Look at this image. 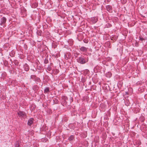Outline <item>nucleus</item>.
Instances as JSON below:
<instances>
[{"instance_id": "7", "label": "nucleus", "mask_w": 147, "mask_h": 147, "mask_svg": "<svg viewBox=\"0 0 147 147\" xmlns=\"http://www.w3.org/2000/svg\"><path fill=\"white\" fill-rule=\"evenodd\" d=\"M34 121V119L32 118H30L28 120V124L29 126L33 124Z\"/></svg>"}, {"instance_id": "12", "label": "nucleus", "mask_w": 147, "mask_h": 147, "mask_svg": "<svg viewBox=\"0 0 147 147\" xmlns=\"http://www.w3.org/2000/svg\"><path fill=\"white\" fill-rule=\"evenodd\" d=\"M34 80L36 82V83L37 84L38 82H39L40 81V78H39L36 77L35 79Z\"/></svg>"}, {"instance_id": "20", "label": "nucleus", "mask_w": 147, "mask_h": 147, "mask_svg": "<svg viewBox=\"0 0 147 147\" xmlns=\"http://www.w3.org/2000/svg\"><path fill=\"white\" fill-rule=\"evenodd\" d=\"M83 41L84 43H87L88 42V39H85L83 40Z\"/></svg>"}, {"instance_id": "14", "label": "nucleus", "mask_w": 147, "mask_h": 147, "mask_svg": "<svg viewBox=\"0 0 147 147\" xmlns=\"http://www.w3.org/2000/svg\"><path fill=\"white\" fill-rule=\"evenodd\" d=\"M140 121L142 122H143L144 120V118L143 116L141 117L140 118Z\"/></svg>"}, {"instance_id": "19", "label": "nucleus", "mask_w": 147, "mask_h": 147, "mask_svg": "<svg viewBox=\"0 0 147 147\" xmlns=\"http://www.w3.org/2000/svg\"><path fill=\"white\" fill-rule=\"evenodd\" d=\"M89 72V71L88 70L86 69L84 71V73L85 74H87Z\"/></svg>"}, {"instance_id": "1", "label": "nucleus", "mask_w": 147, "mask_h": 147, "mask_svg": "<svg viewBox=\"0 0 147 147\" xmlns=\"http://www.w3.org/2000/svg\"><path fill=\"white\" fill-rule=\"evenodd\" d=\"M88 60L89 58L88 57H85L82 55L78 58L77 59V61L78 63L82 64L86 63L88 61Z\"/></svg>"}, {"instance_id": "3", "label": "nucleus", "mask_w": 147, "mask_h": 147, "mask_svg": "<svg viewBox=\"0 0 147 147\" xmlns=\"http://www.w3.org/2000/svg\"><path fill=\"white\" fill-rule=\"evenodd\" d=\"M62 99L63 100L62 104H63V105L64 106L67 104L66 101L67 100V98L66 96H63L62 97Z\"/></svg>"}, {"instance_id": "18", "label": "nucleus", "mask_w": 147, "mask_h": 147, "mask_svg": "<svg viewBox=\"0 0 147 147\" xmlns=\"http://www.w3.org/2000/svg\"><path fill=\"white\" fill-rule=\"evenodd\" d=\"M111 75H112V74L110 72H108L107 74V77H108L109 78L111 76Z\"/></svg>"}, {"instance_id": "25", "label": "nucleus", "mask_w": 147, "mask_h": 147, "mask_svg": "<svg viewBox=\"0 0 147 147\" xmlns=\"http://www.w3.org/2000/svg\"><path fill=\"white\" fill-rule=\"evenodd\" d=\"M139 39H140V40H141V41H142L144 40V39L143 38H142L141 37H140Z\"/></svg>"}, {"instance_id": "5", "label": "nucleus", "mask_w": 147, "mask_h": 147, "mask_svg": "<svg viewBox=\"0 0 147 147\" xmlns=\"http://www.w3.org/2000/svg\"><path fill=\"white\" fill-rule=\"evenodd\" d=\"M133 143L135 145L138 146L141 144V142L139 140H136L133 141Z\"/></svg>"}, {"instance_id": "10", "label": "nucleus", "mask_w": 147, "mask_h": 147, "mask_svg": "<svg viewBox=\"0 0 147 147\" xmlns=\"http://www.w3.org/2000/svg\"><path fill=\"white\" fill-rule=\"evenodd\" d=\"M98 19L96 18L93 17L91 18V21L94 24L96 23Z\"/></svg>"}, {"instance_id": "4", "label": "nucleus", "mask_w": 147, "mask_h": 147, "mask_svg": "<svg viewBox=\"0 0 147 147\" xmlns=\"http://www.w3.org/2000/svg\"><path fill=\"white\" fill-rule=\"evenodd\" d=\"M6 18L5 17H3L1 20L0 25L1 26L3 25L6 23Z\"/></svg>"}, {"instance_id": "2", "label": "nucleus", "mask_w": 147, "mask_h": 147, "mask_svg": "<svg viewBox=\"0 0 147 147\" xmlns=\"http://www.w3.org/2000/svg\"><path fill=\"white\" fill-rule=\"evenodd\" d=\"M17 114L20 117L24 118L27 117L24 111H19L18 112Z\"/></svg>"}, {"instance_id": "9", "label": "nucleus", "mask_w": 147, "mask_h": 147, "mask_svg": "<svg viewBox=\"0 0 147 147\" xmlns=\"http://www.w3.org/2000/svg\"><path fill=\"white\" fill-rule=\"evenodd\" d=\"M24 68L26 71H28L29 70V67L27 63H25L24 65Z\"/></svg>"}, {"instance_id": "24", "label": "nucleus", "mask_w": 147, "mask_h": 147, "mask_svg": "<svg viewBox=\"0 0 147 147\" xmlns=\"http://www.w3.org/2000/svg\"><path fill=\"white\" fill-rule=\"evenodd\" d=\"M117 36L113 37L112 38V39H114L115 40H116L117 39Z\"/></svg>"}, {"instance_id": "8", "label": "nucleus", "mask_w": 147, "mask_h": 147, "mask_svg": "<svg viewBox=\"0 0 147 147\" xmlns=\"http://www.w3.org/2000/svg\"><path fill=\"white\" fill-rule=\"evenodd\" d=\"M106 9L107 11L111 12L112 11V7L110 5H107L106 6Z\"/></svg>"}, {"instance_id": "16", "label": "nucleus", "mask_w": 147, "mask_h": 147, "mask_svg": "<svg viewBox=\"0 0 147 147\" xmlns=\"http://www.w3.org/2000/svg\"><path fill=\"white\" fill-rule=\"evenodd\" d=\"M112 26L111 24L110 23H107L106 25V27L107 28H109L111 27Z\"/></svg>"}, {"instance_id": "13", "label": "nucleus", "mask_w": 147, "mask_h": 147, "mask_svg": "<svg viewBox=\"0 0 147 147\" xmlns=\"http://www.w3.org/2000/svg\"><path fill=\"white\" fill-rule=\"evenodd\" d=\"M74 136L73 135H71L68 138V140L70 141H72L74 138Z\"/></svg>"}, {"instance_id": "17", "label": "nucleus", "mask_w": 147, "mask_h": 147, "mask_svg": "<svg viewBox=\"0 0 147 147\" xmlns=\"http://www.w3.org/2000/svg\"><path fill=\"white\" fill-rule=\"evenodd\" d=\"M36 76L35 75H32L30 76V78L34 79V80L36 78Z\"/></svg>"}, {"instance_id": "6", "label": "nucleus", "mask_w": 147, "mask_h": 147, "mask_svg": "<svg viewBox=\"0 0 147 147\" xmlns=\"http://www.w3.org/2000/svg\"><path fill=\"white\" fill-rule=\"evenodd\" d=\"M79 47L81 51L84 52H86L87 51L88 48H86L84 46L80 47V46Z\"/></svg>"}, {"instance_id": "23", "label": "nucleus", "mask_w": 147, "mask_h": 147, "mask_svg": "<svg viewBox=\"0 0 147 147\" xmlns=\"http://www.w3.org/2000/svg\"><path fill=\"white\" fill-rule=\"evenodd\" d=\"M44 62L45 63L47 64V63H48L49 61H48V60L47 59H45V60Z\"/></svg>"}, {"instance_id": "15", "label": "nucleus", "mask_w": 147, "mask_h": 147, "mask_svg": "<svg viewBox=\"0 0 147 147\" xmlns=\"http://www.w3.org/2000/svg\"><path fill=\"white\" fill-rule=\"evenodd\" d=\"M37 34L39 36H41L42 34V31L41 30H38L37 32Z\"/></svg>"}, {"instance_id": "11", "label": "nucleus", "mask_w": 147, "mask_h": 147, "mask_svg": "<svg viewBox=\"0 0 147 147\" xmlns=\"http://www.w3.org/2000/svg\"><path fill=\"white\" fill-rule=\"evenodd\" d=\"M49 91V87L46 88L44 90V93H48Z\"/></svg>"}, {"instance_id": "22", "label": "nucleus", "mask_w": 147, "mask_h": 147, "mask_svg": "<svg viewBox=\"0 0 147 147\" xmlns=\"http://www.w3.org/2000/svg\"><path fill=\"white\" fill-rule=\"evenodd\" d=\"M47 70L49 71H51V68L50 66H49L47 68Z\"/></svg>"}, {"instance_id": "21", "label": "nucleus", "mask_w": 147, "mask_h": 147, "mask_svg": "<svg viewBox=\"0 0 147 147\" xmlns=\"http://www.w3.org/2000/svg\"><path fill=\"white\" fill-rule=\"evenodd\" d=\"M73 41L72 40H69V42L70 43V45H71L73 44Z\"/></svg>"}]
</instances>
